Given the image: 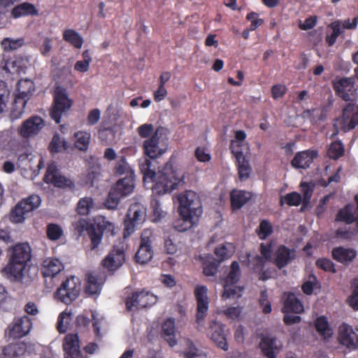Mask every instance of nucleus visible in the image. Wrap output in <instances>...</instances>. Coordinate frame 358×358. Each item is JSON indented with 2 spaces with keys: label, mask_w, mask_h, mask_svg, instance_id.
Instances as JSON below:
<instances>
[{
  "label": "nucleus",
  "mask_w": 358,
  "mask_h": 358,
  "mask_svg": "<svg viewBox=\"0 0 358 358\" xmlns=\"http://www.w3.org/2000/svg\"><path fill=\"white\" fill-rule=\"evenodd\" d=\"M81 283L79 278L71 276L62 282L55 293V299L69 305L75 301L80 294Z\"/></svg>",
  "instance_id": "obj_5"
},
{
  "label": "nucleus",
  "mask_w": 358,
  "mask_h": 358,
  "mask_svg": "<svg viewBox=\"0 0 358 358\" xmlns=\"http://www.w3.org/2000/svg\"><path fill=\"white\" fill-rule=\"evenodd\" d=\"M91 138L90 133L85 131H79L74 134V146L79 150H87Z\"/></svg>",
  "instance_id": "obj_36"
},
{
  "label": "nucleus",
  "mask_w": 358,
  "mask_h": 358,
  "mask_svg": "<svg viewBox=\"0 0 358 358\" xmlns=\"http://www.w3.org/2000/svg\"><path fill=\"white\" fill-rule=\"evenodd\" d=\"M185 358H206V355L200 349L195 347L189 340L186 341V349L183 352Z\"/></svg>",
  "instance_id": "obj_43"
},
{
  "label": "nucleus",
  "mask_w": 358,
  "mask_h": 358,
  "mask_svg": "<svg viewBox=\"0 0 358 358\" xmlns=\"http://www.w3.org/2000/svg\"><path fill=\"white\" fill-rule=\"evenodd\" d=\"M44 125V121L41 117L33 116L22 123L19 132L22 137L29 138L38 134Z\"/></svg>",
  "instance_id": "obj_19"
},
{
  "label": "nucleus",
  "mask_w": 358,
  "mask_h": 358,
  "mask_svg": "<svg viewBox=\"0 0 358 358\" xmlns=\"http://www.w3.org/2000/svg\"><path fill=\"white\" fill-rule=\"evenodd\" d=\"M64 39L72 44L76 48L82 47L83 40L78 32L73 29H66L64 31Z\"/></svg>",
  "instance_id": "obj_44"
},
{
  "label": "nucleus",
  "mask_w": 358,
  "mask_h": 358,
  "mask_svg": "<svg viewBox=\"0 0 358 358\" xmlns=\"http://www.w3.org/2000/svg\"><path fill=\"white\" fill-rule=\"evenodd\" d=\"M10 94V92L8 84L3 80H0V113H3L6 110Z\"/></svg>",
  "instance_id": "obj_42"
},
{
  "label": "nucleus",
  "mask_w": 358,
  "mask_h": 358,
  "mask_svg": "<svg viewBox=\"0 0 358 358\" xmlns=\"http://www.w3.org/2000/svg\"><path fill=\"white\" fill-rule=\"evenodd\" d=\"M180 217L175 223V228L179 231H185L194 226L199 217L196 219H192L193 215L189 214V216H185L184 215H180Z\"/></svg>",
  "instance_id": "obj_40"
},
{
  "label": "nucleus",
  "mask_w": 358,
  "mask_h": 358,
  "mask_svg": "<svg viewBox=\"0 0 358 358\" xmlns=\"http://www.w3.org/2000/svg\"><path fill=\"white\" fill-rule=\"evenodd\" d=\"M68 148L67 143L64 138L59 134L54 135L52 141L50 144V149L51 152H57L62 150H66Z\"/></svg>",
  "instance_id": "obj_51"
},
{
  "label": "nucleus",
  "mask_w": 358,
  "mask_h": 358,
  "mask_svg": "<svg viewBox=\"0 0 358 358\" xmlns=\"http://www.w3.org/2000/svg\"><path fill=\"white\" fill-rule=\"evenodd\" d=\"M112 188L122 198L129 196L133 192L134 189V177L129 176L120 179Z\"/></svg>",
  "instance_id": "obj_30"
},
{
  "label": "nucleus",
  "mask_w": 358,
  "mask_h": 358,
  "mask_svg": "<svg viewBox=\"0 0 358 358\" xmlns=\"http://www.w3.org/2000/svg\"><path fill=\"white\" fill-rule=\"evenodd\" d=\"M224 326L216 320L210 322L208 334L211 340L224 350L228 349Z\"/></svg>",
  "instance_id": "obj_17"
},
{
  "label": "nucleus",
  "mask_w": 358,
  "mask_h": 358,
  "mask_svg": "<svg viewBox=\"0 0 358 358\" xmlns=\"http://www.w3.org/2000/svg\"><path fill=\"white\" fill-rule=\"evenodd\" d=\"M45 181L58 187H71L73 185V182L69 178L62 175L54 162H50L48 166Z\"/></svg>",
  "instance_id": "obj_15"
},
{
  "label": "nucleus",
  "mask_w": 358,
  "mask_h": 358,
  "mask_svg": "<svg viewBox=\"0 0 358 358\" xmlns=\"http://www.w3.org/2000/svg\"><path fill=\"white\" fill-rule=\"evenodd\" d=\"M140 302L141 303L140 306L143 308H146L149 306H152L155 304L157 301V297L155 294L150 293V292L142 290L139 292Z\"/></svg>",
  "instance_id": "obj_50"
},
{
  "label": "nucleus",
  "mask_w": 358,
  "mask_h": 358,
  "mask_svg": "<svg viewBox=\"0 0 358 358\" xmlns=\"http://www.w3.org/2000/svg\"><path fill=\"white\" fill-rule=\"evenodd\" d=\"M194 294L197 301L196 324L197 328L200 329L204 324V319L208 310V288L203 285L196 286Z\"/></svg>",
  "instance_id": "obj_12"
},
{
  "label": "nucleus",
  "mask_w": 358,
  "mask_h": 358,
  "mask_svg": "<svg viewBox=\"0 0 358 358\" xmlns=\"http://www.w3.org/2000/svg\"><path fill=\"white\" fill-rule=\"evenodd\" d=\"M159 129L144 141L143 148L144 153L150 159H155L162 155L166 151L164 141L159 135Z\"/></svg>",
  "instance_id": "obj_13"
},
{
  "label": "nucleus",
  "mask_w": 358,
  "mask_h": 358,
  "mask_svg": "<svg viewBox=\"0 0 358 358\" xmlns=\"http://www.w3.org/2000/svg\"><path fill=\"white\" fill-rule=\"evenodd\" d=\"M125 261L124 245L122 243L113 247V249L103 260V265L110 271L120 268Z\"/></svg>",
  "instance_id": "obj_14"
},
{
  "label": "nucleus",
  "mask_w": 358,
  "mask_h": 358,
  "mask_svg": "<svg viewBox=\"0 0 358 358\" xmlns=\"http://www.w3.org/2000/svg\"><path fill=\"white\" fill-rule=\"evenodd\" d=\"M47 234L50 240H58L63 234V230L61 227L55 224H50L47 227Z\"/></svg>",
  "instance_id": "obj_60"
},
{
  "label": "nucleus",
  "mask_w": 358,
  "mask_h": 358,
  "mask_svg": "<svg viewBox=\"0 0 358 358\" xmlns=\"http://www.w3.org/2000/svg\"><path fill=\"white\" fill-rule=\"evenodd\" d=\"M64 269L63 264L56 258H47L42 264L43 276H57Z\"/></svg>",
  "instance_id": "obj_29"
},
{
  "label": "nucleus",
  "mask_w": 358,
  "mask_h": 358,
  "mask_svg": "<svg viewBox=\"0 0 358 358\" xmlns=\"http://www.w3.org/2000/svg\"><path fill=\"white\" fill-rule=\"evenodd\" d=\"M295 256L294 250L280 245L275 252V264L281 268L290 263Z\"/></svg>",
  "instance_id": "obj_28"
},
{
  "label": "nucleus",
  "mask_w": 358,
  "mask_h": 358,
  "mask_svg": "<svg viewBox=\"0 0 358 358\" xmlns=\"http://www.w3.org/2000/svg\"><path fill=\"white\" fill-rule=\"evenodd\" d=\"M352 293L347 299L348 304L355 311H358V279H354L351 285Z\"/></svg>",
  "instance_id": "obj_47"
},
{
  "label": "nucleus",
  "mask_w": 358,
  "mask_h": 358,
  "mask_svg": "<svg viewBox=\"0 0 358 358\" xmlns=\"http://www.w3.org/2000/svg\"><path fill=\"white\" fill-rule=\"evenodd\" d=\"M358 220V204H347L341 208L335 218L336 222H343L347 224H350Z\"/></svg>",
  "instance_id": "obj_21"
},
{
  "label": "nucleus",
  "mask_w": 358,
  "mask_h": 358,
  "mask_svg": "<svg viewBox=\"0 0 358 358\" xmlns=\"http://www.w3.org/2000/svg\"><path fill=\"white\" fill-rule=\"evenodd\" d=\"M63 348L66 355V358H86L79 351L78 338L76 334L66 336Z\"/></svg>",
  "instance_id": "obj_22"
},
{
  "label": "nucleus",
  "mask_w": 358,
  "mask_h": 358,
  "mask_svg": "<svg viewBox=\"0 0 358 358\" xmlns=\"http://www.w3.org/2000/svg\"><path fill=\"white\" fill-rule=\"evenodd\" d=\"M236 157L238 162V173L240 178L241 180L248 178L250 175V169L248 163L244 159L243 154Z\"/></svg>",
  "instance_id": "obj_58"
},
{
  "label": "nucleus",
  "mask_w": 358,
  "mask_h": 358,
  "mask_svg": "<svg viewBox=\"0 0 358 358\" xmlns=\"http://www.w3.org/2000/svg\"><path fill=\"white\" fill-rule=\"evenodd\" d=\"M262 256H256L252 260L254 268L257 271L262 270L266 260L271 259V245H261Z\"/></svg>",
  "instance_id": "obj_38"
},
{
  "label": "nucleus",
  "mask_w": 358,
  "mask_h": 358,
  "mask_svg": "<svg viewBox=\"0 0 358 358\" xmlns=\"http://www.w3.org/2000/svg\"><path fill=\"white\" fill-rule=\"evenodd\" d=\"M122 199L113 188H111L106 200L104 202V205L106 208L110 210L115 209L120 201Z\"/></svg>",
  "instance_id": "obj_52"
},
{
  "label": "nucleus",
  "mask_w": 358,
  "mask_h": 358,
  "mask_svg": "<svg viewBox=\"0 0 358 358\" xmlns=\"http://www.w3.org/2000/svg\"><path fill=\"white\" fill-rule=\"evenodd\" d=\"M315 328L317 331L324 340H328L333 334L332 329L324 317H318L315 321Z\"/></svg>",
  "instance_id": "obj_39"
},
{
  "label": "nucleus",
  "mask_w": 358,
  "mask_h": 358,
  "mask_svg": "<svg viewBox=\"0 0 358 358\" xmlns=\"http://www.w3.org/2000/svg\"><path fill=\"white\" fill-rule=\"evenodd\" d=\"M24 43L22 38H6L1 42V45L4 50H15L20 48Z\"/></svg>",
  "instance_id": "obj_53"
},
{
  "label": "nucleus",
  "mask_w": 358,
  "mask_h": 358,
  "mask_svg": "<svg viewBox=\"0 0 358 358\" xmlns=\"http://www.w3.org/2000/svg\"><path fill=\"white\" fill-rule=\"evenodd\" d=\"M146 217V208L140 203L131 204L124 221V237L127 238L134 233L135 229L141 225Z\"/></svg>",
  "instance_id": "obj_7"
},
{
  "label": "nucleus",
  "mask_w": 358,
  "mask_h": 358,
  "mask_svg": "<svg viewBox=\"0 0 358 358\" xmlns=\"http://www.w3.org/2000/svg\"><path fill=\"white\" fill-rule=\"evenodd\" d=\"M153 256V251L151 245L141 243L138 251L136 253V261L140 264H146L151 260Z\"/></svg>",
  "instance_id": "obj_37"
},
{
  "label": "nucleus",
  "mask_w": 358,
  "mask_h": 358,
  "mask_svg": "<svg viewBox=\"0 0 358 358\" xmlns=\"http://www.w3.org/2000/svg\"><path fill=\"white\" fill-rule=\"evenodd\" d=\"M162 336L166 341L171 347L175 346L177 344L175 320L172 318L166 320L162 324Z\"/></svg>",
  "instance_id": "obj_33"
},
{
  "label": "nucleus",
  "mask_w": 358,
  "mask_h": 358,
  "mask_svg": "<svg viewBox=\"0 0 358 358\" xmlns=\"http://www.w3.org/2000/svg\"><path fill=\"white\" fill-rule=\"evenodd\" d=\"M338 341L350 350H355L358 344V338L352 328L345 324L339 327Z\"/></svg>",
  "instance_id": "obj_20"
},
{
  "label": "nucleus",
  "mask_w": 358,
  "mask_h": 358,
  "mask_svg": "<svg viewBox=\"0 0 358 358\" xmlns=\"http://www.w3.org/2000/svg\"><path fill=\"white\" fill-rule=\"evenodd\" d=\"M332 256L341 263L348 264L355 258L357 252L352 248L338 247L333 250Z\"/></svg>",
  "instance_id": "obj_34"
},
{
  "label": "nucleus",
  "mask_w": 358,
  "mask_h": 358,
  "mask_svg": "<svg viewBox=\"0 0 358 358\" xmlns=\"http://www.w3.org/2000/svg\"><path fill=\"white\" fill-rule=\"evenodd\" d=\"M103 283V279L98 273H87L86 276L85 292L89 295H99Z\"/></svg>",
  "instance_id": "obj_27"
},
{
  "label": "nucleus",
  "mask_w": 358,
  "mask_h": 358,
  "mask_svg": "<svg viewBox=\"0 0 358 358\" xmlns=\"http://www.w3.org/2000/svg\"><path fill=\"white\" fill-rule=\"evenodd\" d=\"M41 203L38 195L32 194L18 203L10 214V220L14 223L22 222L26 215L37 208Z\"/></svg>",
  "instance_id": "obj_9"
},
{
  "label": "nucleus",
  "mask_w": 358,
  "mask_h": 358,
  "mask_svg": "<svg viewBox=\"0 0 358 358\" xmlns=\"http://www.w3.org/2000/svg\"><path fill=\"white\" fill-rule=\"evenodd\" d=\"M284 300V306L282 308L284 313H294L299 314L303 312V306L294 294H285Z\"/></svg>",
  "instance_id": "obj_31"
},
{
  "label": "nucleus",
  "mask_w": 358,
  "mask_h": 358,
  "mask_svg": "<svg viewBox=\"0 0 358 358\" xmlns=\"http://www.w3.org/2000/svg\"><path fill=\"white\" fill-rule=\"evenodd\" d=\"M336 94L345 101H352L357 95V87L352 78H338L333 81Z\"/></svg>",
  "instance_id": "obj_11"
},
{
  "label": "nucleus",
  "mask_w": 358,
  "mask_h": 358,
  "mask_svg": "<svg viewBox=\"0 0 358 358\" xmlns=\"http://www.w3.org/2000/svg\"><path fill=\"white\" fill-rule=\"evenodd\" d=\"M317 155V153L315 150L299 152L292 159V165L296 169H307Z\"/></svg>",
  "instance_id": "obj_26"
},
{
  "label": "nucleus",
  "mask_w": 358,
  "mask_h": 358,
  "mask_svg": "<svg viewBox=\"0 0 358 358\" xmlns=\"http://www.w3.org/2000/svg\"><path fill=\"white\" fill-rule=\"evenodd\" d=\"M35 12V8L34 6L29 3H22L19 6H15L12 10V15L17 18L23 15L33 14Z\"/></svg>",
  "instance_id": "obj_48"
},
{
  "label": "nucleus",
  "mask_w": 358,
  "mask_h": 358,
  "mask_svg": "<svg viewBox=\"0 0 358 358\" xmlns=\"http://www.w3.org/2000/svg\"><path fill=\"white\" fill-rule=\"evenodd\" d=\"M35 92V84L28 78L22 79L17 83L15 99L10 111V118L13 120L22 117L24 108Z\"/></svg>",
  "instance_id": "obj_3"
},
{
  "label": "nucleus",
  "mask_w": 358,
  "mask_h": 358,
  "mask_svg": "<svg viewBox=\"0 0 358 358\" xmlns=\"http://www.w3.org/2000/svg\"><path fill=\"white\" fill-rule=\"evenodd\" d=\"M115 172L117 174L123 175L126 174V176H133L134 177V171L126 162V159L124 157H121L117 162L115 166Z\"/></svg>",
  "instance_id": "obj_57"
},
{
  "label": "nucleus",
  "mask_w": 358,
  "mask_h": 358,
  "mask_svg": "<svg viewBox=\"0 0 358 358\" xmlns=\"http://www.w3.org/2000/svg\"><path fill=\"white\" fill-rule=\"evenodd\" d=\"M92 208L93 201L92 198L85 197L81 199L79 201L78 203L77 210L80 215H86L90 212L91 209Z\"/></svg>",
  "instance_id": "obj_56"
},
{
  "label": "nucleus",
  "mask_w": 358,
  "mask_h": 358,
  "mask_svg": "<svg viewBox=\"0 0 358 358\" xmlns=\"http://www.w3.org/2000/svg\"><path fill=\"white\" fill-rule=\"evenodd\" d=\"M357 234L355 229L349 226V224L338 227L336 231V236L338 238L350 241L353 239Z\"/></svg>",
  "instance_id": "obj_45"
},
{
  "label": "nucleus",
  "mask_w": 358,
  "mask_h": 358,
  "mask_svg": "<svg viewBox=\"0 0 358 358\" xmlns=\"http://www.w3.org/2000/svg\"><path fill=\"white\" fill-rule=\"evenodd\" d=\"M32 327L31 319L24 315L15 318L9 328V336L13 338H22L29 334Z\"/></svg>",
  "instance_id": "obj_18"
},
{
  "label": "nucleus",
  "mask_w": 358,
  "mask_h": 358,
  "mask_svg": "<svg viewBox=\"0 0 358 358\" xmlns=\"http://www.w3.org/2000/svg\"><path fill=\"white\" fill-rule=\"evenodd\" d=\"M71 321V313L67 311H63L59 314L57 323V328L60 333L66 331L68 325Z\"/></svg>",
  "instance_id": "obj_55"
},
{
  "label": "nucleus",
  "mask_w": 358,
  "mask_h": 358,
  "mask_svg": "<svg viewBox=\"0 0 358 358\" xmlns=\"http://www.w3.org/2000/svg\"><path fill=\"white\" fill-rule=\"evenodd\" d=\"M36 157L31 153H24L20 155L17 159V165L22 169L33 171L36 174H38L39 170L43 166V158L38 157V164H34V160Z\"/></svg>",
  "instance_id": "obj_24"
},
{
  "label": "nucleus",
  "mask_w": 358,
  "mask_h": 358,
  "mask_svg": "<svg viewBox=\"0 0 358 358\" xmlns=\"http://www.w3.org/2000/svg\"><path fill=\"white\" fill-rule=\"evenodd\" d=\"M139 292H134L131 296H129L126 301L127 308L130 311H135L142 307L140 306Z\"/></svg>",
  "instance_id": "obj_59"
},
{
  "label": "nucleus",
  "mask_w": 358,
  "mask_h": 358,
  "mask_svg": "<svg viewBox=\"0 0 358 358\" xmlns=\"http://www.w3.org/2000/svg\"><path fill=\"white\" fill-rule=\"evenodd\" d=\"M91 240L92 249H94L100 244L102 234L100 230L96 231L94 227L90 228L87 232Z\"/></svg>",
  "instance_id": "obj_63"
},
{
  "label": "nucleus",
  "mask_w": 358,
  "mask_h": 358,
  "mask_svg": "<svg viewBox=\"0 0 358 358\" xmlns=\"http://www.w3.org/2000/svg\"><path fill=\"white\" fill-rule=\"evenodd\" d=\"M177 199L179 202L180 215L189 216L193 215L192 219L200 217L203 210L199 196L193 191H186L180 194Z\"/></svg>",
  "instance_id": "obj_4"
},
{
  "label": "nucleus",
  "mask_w": 358,
  "mask_h": 358,
  "mask_svg": "<svg viewBox=\"0 0 358 358\" xmlns=\"http://www.w3.org/2000/svg\"><path fill=\"white\" fill-rule=\"evenodd\" d=\"M235 252V247L232 243H226L215 248V255L222 261L230 257Z\"/></svg>",
  "instance_id": "obj_46"
},
{
  "label": "nucleus",
  "mask_w": 358,
  "mask_h": 358,
  "mask_svg": "<svg viewBox=\"0 0 358 358\" xmlns=\"http://www.w3.org/2000/svg\"><path fill=\"white\" fill-rule=\"evenodd\" d=\"M27 61L22 57L4 60L1 62V70L5 71V74L18 75L23 71Z\"/></svg>",
  "instance_id": "obj_25"
},
{
  "label": "nucleus",
  "mask_w": 358,
  "mask_h": 358,
  "mask_svg": "<svg viewBox=\"0 0 358 358\" xmlns=\"http://www.w3.org/2000/svg\"><path fill=\"white\" fill-rule=\"evenodd\" d=\"M240 276L241 271L239 264L237 262H233L230 266L229 273L224 280L222 299L238 298L241 296V287L236 285Z\"/></svg>",
  "instance_id": "obj_6"
},
{
  "label": "nucleus",
  "mask_w": 358,
  "mask_h": 358,
  "mask_svg": "<svg viewBox=\"0 0 358 358\" xmlns=\"http://www.w3.org/2000/svg\"><path fill=\"white\" fill-rule=\"evenodd\" d=\"M36 157L31 153H24L20 155L17 159V165L22 169L33 171L36 174H38L39 170L43 166V158L38 157V164H34V160Z\"/></svg>",
  "instance_id": "obj_23"
},
{
  "label": "nucleus",
  "mask_w": 358,
  "mask_h": 358,
  "mask_svg": "<svg viewBox=\"0 0 358 358\" xmlns=\"http://www.w3.org/2000/svg\"><path fill=\"white\" fill-rule=\"evenodd\" d=\"M251 193L243 190H234L231 193V206L234 209L241 208L251 198Z\"/></svg>",
  "instance_id": "obj_35"
},
{
  "label": "nucleus",
  "mask_w": 358,
  "mask_h": 358,
  "mask_svg": "<svg viewBox=\"0 0 358 358\" xmlns=\"http://www.w3.org/2000/svg\"><path fill=\"white\" fill-rule=\"evenodd\" d=\"M151 208L152 209L154 222H159L165 216L166 212L162 209L161 203L158 200H153L152 201Z\"/></svg>",
  "instance_id": "obj_61"
},
{
  "label": "nucleus",
  "mask_w": 358,
  "mask_h": 358,
  "mask_svg": "<svg viewBox=\"0 0 358 358\" xmlns=\"http://www.w3.org/2000/svg\"><path fill=\"white\" fill-rule=\"evenodd\" d=\"M358 124V106L349 103L343 109L341 117L337 118L334 124L336 131L331 135V138L336 135L339 130L344 132L354 129Z\"/></svg>",
  "instance_id": "obj_8"
},
{
  "label": "nucleus",
  "mask_w": 358,
  "mask_h": 358,
  "mask_svg": "<svg viewBox=\"0 0 358 358\" xmlns=\"http://www.w3.org/2000/svg\"><path fill=\"white\" fill-rule=\"evenodd\" d=\"M285 201L289 206H299L301 203V196L297 192H292L286 194L284 198L281 199L280 202L282 203Z\"/></svg>",
  "instance_id": "obj_64"
},
{
  "label": "nucleus",
  "mask_w": 358,
  "mask_h": 358,
  "mask_svg": "<svg viewBox=\"0 0 358 358\" xmlns=\"http://www.w3.org/2000/svg\"><path fill=\"white\" fill-rule=\"evenodd\" d=\"M145 183L153 182L152 186L155 194H164L171 192L184 182L185 174L181 169H174L171 163H167L162 171L157 173L150 159H145L139 164Z\"/></svg>",
  "instance_id": "obj_1"
},
{
  "label": "nucleus",
  "mask_w": 358,
  "mask_h": 358,
  "mask_svg": "<svg viewBox=\"0 0 358 358\" xmlns=\"http://www.w3.org/2000/svg\"><path fill=\"white\" fill-rule=\"evenodd\" d=\"M31 259L30 245L27 243H17L11 248L8 262L3 271L11 280L27 282V265Z\"/></svg>",
  "instance_id": "obj_2"
},
{
  "label": "nucleus",
  "mask_w": 358,
  "mask_h": 358,
  "mask_svg": "<svg viewBox=\"0 0 358 358\" xmlns=\"http://www.w3.org/2000/svg\"><path fill=\"white\" fill-rule=\"evenodd\" d=\"M259 347L265 357L267 358H276L277 355L282 350V343L274 336H265L262 337Z\"/></svg>",
  "instance_id": "obj_16"
},
{
  "label": "nucleus",
  "mask_w": 358,
  "mask_h": 358,
  "mask_svg": "<svg viewBox=\"0 0 358 358\" xmlns=\"http://www.w3.org/2000/svg\"><path fill=\"white\" fill-rule=\"evenodd\" d=\"M246 134L242 130L236 131L235 133V139L231 141V149L236 155H242L243 152L248 150V143L245 142Z\"/></svg>",
  "instance_id": "obj_32"
},
{
  "label": "nucleus",
  "mask_w": 358,
  "mask_h": 358,
  "mask_svg": "<svg viewBox=\"0 0 358 358\" xmlns=\"http://www.w3.org/2000/svg\"><path fill=\"white\" fill-rule=\"evenodd\" d=\"M83 60L76 62L74 65V69L78 72L85 73L88 71L90 64L92 62V57L88 50L83 52Z\"/></svg>",
  "instance_id": "obj_49"
},
{
  "label": "nucleus",
  "mask_w": 358,
  "mask_h": 358,
  "mask_svg": "<svg viewBox=\"0 0 358 358\" xmlns=\"http://www.w3.org/2000/svg\"><path fill=\"white\" fill-rule=\"evenodd\" d=\"M273 231L272 226L267 220H262L259 226L258 235L261 239L266 238Z\"/></svg>",
  "instance_id": "obj_62"
},
{
  "label": "nucleus",
  "mask_w": 358,
  "mask_h": 358,
  "mask_svg": "<svg viewBox=\"0 0 358 358\" xmlns=\"http://www.w3.org/2000/svg\"><path fill=\"white\" fill-rule=\"evenodd\" d=\"M25 351V345L19 342L14 344L8 345L3 350L5 357L12 358L22 355Z\"/></svg>",
  "instance_id": "obj_41"
},
{
  "label": "nucleus",
  "mask_w": 358,
  "mask_h": 358,
  "mask_svg": "<svg viewBox=\"0 0 358 358\" xmlns=\"http://www.w3.org/2000/svg\"><path fill=\"white\" fill-rule=\"evenodd\" d=\"M72 101L69 99L65 89L57 87L54 94V106L50 111V116L57 124L60 122L63 114L71 107Z\"/></svg>",
  "instance_id": "obj_10"
},
{
  "label": "nucleus",
  "mask_w": 358,
  "mask_h": 358,
  "mask_svg": "<svg viewBox=\"0 0 358 358\" xmlns=\"http://www.w3.org/2000/svg\"><path fill=\"white\" fill-rule=\"evenodd\" d=\"M343 146L339 141L331 143L327 151L329 157L334 159H337L341 157L343 155Z\"/></svg>",
  "instance_id": "obj_54"
}]
</instances>
